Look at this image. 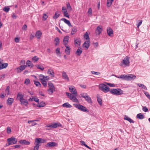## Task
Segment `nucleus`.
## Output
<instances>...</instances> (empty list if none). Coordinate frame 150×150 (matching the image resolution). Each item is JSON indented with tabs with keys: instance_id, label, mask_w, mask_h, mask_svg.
Instances as JSON below:
<instances>
[{
	"instance_id": "nucleus-42",
	"label": "nucleus",
	"mask_w": 150,
	"mask_h": 150,
	"mask_svg": "<svg viewBox=\"0 0 150 150\" xmlns=\"http://www.w3.org/2000/svg\"><path fill=\"white\" fill-rule=\"evenodd\" d=\"M48 16L47 14L44 13L42 16V20L44 21H46L48 18Z\"/></svg>"
},
{
	"instance_id": "nucleus-13",
	"label": "nucleus",
	"mask_w": 150,
	"mask_h": 150,
	"mask_svg": "<svg viewBox=\"0 0 150 150\" xmlns=\"http://www.w3.org/2000/svg\"><path fill=\"white\" fill-rule=\"evenodd\" d=\"M103 30L102 28H100L99 26L97 27L95 30V33L96 35H99L101 33Z\"/></svg>"
},
{
	"instance_id": "nucleus-25",
	"label": "nucleus",
	"mask_w": 150,
	"mask_h": 150,
	"mask_svg": "<svg viewBox=\"0 0 150 150\" xmlns=\"http://www.w3.org/2000/svg\"><path fill=\"white\" fill-rule=\"evenodd\" d=\"M8 66V64L7 63H5L3 64L2 63L0 65V70L2 69L6 68Z\"/></svg>"
},
{
	"instance_id": "nucleus-40",
	"label": "nucleus",
	"mask_w": 150,
	"mask_h": 150,
	"mask_svg": "<svg viewBox=\"0 0 150 150\" xmlns=\"http://www.w3.org/2000/svg\"><path fill=\"white\" fill-rule=\"evenodd\" d=\"M84 38L86 40H89V37L88 33L87 32L84 35Z\"/></svg>"
},
{
	"instance_id": "nucleus-8",
	"label": "nucleus",
	"mask_w": 150,
	"mask_h": 150,
	"mask_svg": "<svg viewBox=\"0 0 150 150\" xmlns=\"http://www.w3.org/2000/svg\"><path fill=\"white\" fill-rule=\"evenodd\" d=\"M69 90L71 93L74 95L75 96H77V92L75 87L74 86H71L69 87Z\"/></svg>"
},
{
	"instance_id": "nucleus-5",
	"label": "nucleus",
	"mask_w": 150,
	"mask_h": 150,
	"mask_svg": "<svg viewBox=\"0 0 150 150\" xmlns=\"http://www.w3.org/2000/svg\"><path fill=\"white\" fill-rule=\"evenodd\" d=\"M99 88L100 90L106 93L110 91V88L104 84H100Z\"/></svg>"
},
{
	"instance_id": "nucleus-35",
	"label": "nucleus",
	"mask_w": 150,
	"mask_h": 150,
	"mask_svg": "<svg viewBox=\"0 0 150 150\" xmlns=\"http://www.w3.org/2000/svg\"><path fill=\"white\" fill-rule=\"evenodd\" d=\"M137 85L139 87H141L144 89L145 90H147V88L143 84L140 83H138Z\"/></svg>"
},
{
	"instance_id": "nucleus-57",
	"label": "nucleus",
	"mask_w": 150,
	"mask_h": 150,
	"mask_svg": "<svg viewBox=\"0 0 150 150\" xmlns=\"http://www.w3.org/2000/svg\"><path fill=\"white\" fill-rule=\"evenodd\" d=\"M40 140H41V138H36L35 139V142H36V144H39L40 143Z\"/></svg>"
},
{
	"instance_id": "nucleus-49",
	"label": "nucleus",
	"mask_w": 150,
	"mask_h": 150,
	"mask_svg": "<svg viewBox=\"0 0 150 150\" xmlns=\"http://www.w3.org/2000/svg\"><path fill=\"white\" fill-rule=\"evenodd\" d=\"M39 146L40 145L39 144L36 143L35 146L34 147V150H38Z\"/></svg>"
},
{
	"instance_id": "nucleus-11",
	"label": "nucleus",
	"mask_w": 150,
	"mask_h": 150,
	"mask_svg": "<svg viewBox=\"0 0 150 150\" xmlns=\"http://www.w3.org/2000/svg\"><path fill=\"white\" fill-rule=\"evenodd\" d=\"M39 79L40 81H47L49 79V77L48 76H44L41 74L40 75Z\"/></svg>"
},
{
	"instance_id": "nucleus-64",
	"label": "nucleus",
	"mask_w": 150,
	"mask_h": 150,
	"mask_svg": "<svg viewBox=\"0 0 150 150\" xmlns=\"http://www.w3.org/2000/svg\"><path fill=\"white\" fill-rule=\"evenodd\" d=\"M12 17L14 19H16L17 18V16H16L15 14L14 13H12Z\"/></svg>"
},
{
	"instance_id": "nucleus-47",
	"label": "nucleus",
	"mask_w": 150,
	"mask_h": 150,
	"mask_svg": "<svg viewBox=\"0 0 150 150\" xmlns=\"http://www.w3.org/2000/svg\"><path fill=\"white\" fill-rule=\"evenodd\" d=\"M9 91H10V87L9 86H8L7 87L6 89V90H5V92L7 93V95H9L10 94Z\"/></svg>"
},
{
	"instance_id": "nucleus-7",
	"label": "nucleus",
	"mask_w": 150,
	"mask_h": 150,
	"mask_svg": "<svg viewBox=\"0 0 150 150\" xmlns=\"http://www.w3.org/2000/svg\"><path fill=\"white\" fill-rule=\"evenodd\" d=\"M136 77V76L134 74H129L125 75V80L131 81L134 79Z\"/></svg>"
},
{
	"instance_id": "nucleus-50",
	"label": "nucleus",
	"mask_w": 150,
	"mask_h": 150,
	"mask_svg": "<svg viewBox=\"0 0 150 150\" xmlns=\"http://www.w3.org/2000/svg\"><path fill=\"white\" fill-rule=\"evenodd\" d=\"M40 81L44 87H45L47 86V82L46 81Z\"/></svg>"
},
{
	"instance_id": "nucleus-60",
	"label": "nucleus",
	"mask_w": 150,
	"mask_h": 150,
	"mask_svg": "<svg viewBox=\"0 0 150 150\" xmlns=\"http://www.w3.org/2000/svg\"><path fill=\"white\" fill-rule=\"evenodd\" d=\"M91 73L93 74L96 75H98L100 74V73L99 72H96L94 71H91Z\"/></svg>"
},
{
	"instance_id": "nucleus-59",
	"label": "nucleus",
	"mask_w": 150,
	"mask_h": 150,
	"mask_svg": "<svg viewBox=\"0 0 150 150\" xmlns=\"http://www.w3.org/2000/svg\"><path fill=\"white\" fill-rule=\"evenodd\" d=\"M56 54H60V49L59 48H57L56 49Z\"/></svg>"
},
{
	"instance_id": "nucleus-9",
	"label": "nucleus",
	"mask_w": 150,
	"mask_h": 150,
	"mask_svg": "<svg viewBox=\"0 0 150 150\" xmlns=\"http://www.w3.org/2000/svg\"><path fill=\"white\" fill-rule=\"evenodd\" d=\"M27 67V65H22L20 66L19 67L16 69L17 72L18 73H20L23 71Z\"/></svg>"
},
{
	"instance_id": "nucleus-33",
	"label": "nucleus",
	"mask_w": 150,
	"mask_h": 150,
	"mask_svg": "<svg viewBox=\"0 0 150 150\" xmlns=\"http://www.w3.org/2000/svg\"><path fill=\"white\" fill-rule=\"evenodd\" d=\"M20 102L22 105L27 106L28 104V102L27 100H25L24 99V100H22Z\"/></svg>"
},
{
	"instance_id": "nucleus-1",
	"label": "nucleus",
	"mask_w": 150,
	"mask_h": 150,
	"mask_svg": "<svg viewBox=\"0 0 150 150\" xmlns=\"http://www.w3.org/2000/svg\"><path fill=\"white\" fill-rule=\"evenodd\" d=\"M129 59V57L126 56L121 62L120 66L122 67L123 68L129 66L130 63Z\"/></svg>"
},
{
	"instance_id": "nucleus-53",
	"label": "nucleus",
	"mask_w": 150,
	"mask_h": 150,
	"mask_svg": "<svg viewBox=\"0 0 150 150\" xmlns=\"http://www.w3.org/2000/svg\"><path fill=\"white\" fill-rule=\"evenodd\" d=\"M34 83L36 85V86H39L41 85L40 83L38 81H34Z\"/></svg>"
},
{
	"instance_id": "nucleus-37",
	"label": "nucleus",
	"mask_w": 150,
	"mask_h": 150,
	"mask_svg": "<svg viewBox=\"0 0 150 150\" xmlns=\"http://www.w3.org/2000/svg\"><path fill=\"white\" fill-rule=\"evenodd\" d=\"M113 1H112V0H107V4L108 7H110Z\"/></svg>"
},
{
	"instance_id": "nucleus-39",
	"label": "nucleus",
	"mask_w": 150,
	"mask_h": 150,
	"mask_svg": "<svg viewBox=\"0 0 150 150\" xmlns=\"http://www.w3.org/2000/svg\"><path fill=\"white\" fill-rule=\"evenodd\" d=\"M61 126V125L60 123H55L53 124V128H56L57 127H60Z\"/></svg>"
},
{
	"instance_id": "nucleus-27",
	"label": "nucleus",
	"mask_w": 150,
	"mask_h": 150,
	"mask_svg": "<svg viewBox=\"0 0 150 150\" xmlns=\"http://www.w3.org/2000/svg\"><path fill=\"white\" fill-rule=\"evenodd\" d=\"M85 100L88 103H92V101L91 98L88 96H86L85 98H84Z\"/></svg>"
},
{
	"instance_id": "nucleus-51",
	"label": "nucleus",
	"mask_w": 150,
	"mask_h": 150,
	"mask_svg": "<svg viewBox=\"0 0 150 150\" xmlns=\"http://www.w3.org/2000/svg\"><path fill=\"white\" fill-rule=\"evenodd\" d=\"M67 6L68 9L69 10V11L72 10V8L69 3H67Z\"/></svg>"
},
{
	"instance_id": "nucleus-45",
	"label": "nucleus",
	"mask_w": 150,
	"mask_h": 150,
	"mask_svg": "<svg viewBox=\"0 0 150 150\" xmlns=\"http://www.w3.org/2000/svg\"><path fill=\"white\" fill-rule=\"evenodd\" d=\"M30 81L29 79H26L24 82V83L27 85H28L30 83Z\"/></svg>"
},
{
	"instance_id": "nucleus-24",
	"label": "nucleus",
	"mask_w": 150,
	"mask_h": 150,
	"mask_svg": "<svg viewBox=\"0 0 150 150\" xmlns=\"http://www.w3.org/2000/svg\"><path fill=\"white\" fill-rule=\"evenodd\" d=\"M13 99L9 98L7 101V104L8 105H11L13 102Z\"/></svg>"
},
{
	"instance_id": "nucleus-21",
	"label": "nucleus",
	"mask_w": 150,
	"mask_h": 150,
	"mask_svg": "<svg viewBox=\"0 0 150 150\" xmlns=\"http://www.w3.org/2000/svg\"><path fill=\"white\" fill-rule=\"evenodd\" d=\"M42 35V33L41 32L40 30H38L36 32L35 35L38 39H40Z\"/></svg>"
},
{
	"instance_id": "nucleus-12",
	"label": "nucleus",
	"mask_w": 150,
	"mask_h": 150,
	"mask_svg": "<svg viewBox=\"0 0 150 150\" xmlns=\"http://www.w3.org/2000/svg\"><path fill=\"white\" fill-rule=\"evenodd\" d=\"M57 144L55 142H49L46 145V147H51L57 146Z\"/></svg>"
},
{
	"instance_id": "nucleus-14",
	"label": "nucleus",
	"mask_w": 150,
	"mask_h": 150,
	"mask_svg": "<svg viewBox=\"0 0 150 150\" xmlns=\"http://www.w3.org/2000/svg\"><path fill=\"white\" fill-rule=\"evenodd\" d=\"M90 40H88L86 41L83 44V47L86 48L87 50L90 46Z\"/></svg>"
},
{
	"instance_id": "nucleus-55",
	"label": "nucleus",
	"mask_w": 150,
	"mask_h": 150,
	"mask_svg": "<svg viewBox=\"0 0 150 150\" xmlns=\"http://www.w3.org/2000/svg\"><path fill=\"white\" fill-rule=\"evenodd\" d=\"M81 96L83 98H85L86 96H87V94L86 93H83L80 94Z\"/></svg>"
},
{
	"instance_id": "nucleus-62",
	"label": "nucleus",
	"mask_w": 150,
	"mask_h": 150,
	"mask_svg": "<svg viewBox=\"0 0 150 150\" xmlns=\"http://www.w3.org/2000/svg\"><path fill=\"white\" fill-rule=\"evenodd\" d=\"M142 110L144 111L145 112H147L148 110V108H147L146 106L143 107Z\"/></svg>"
},
{
	"instance_id": "nucleus-48",
	"label": "nucleus",
	"mask_w": 150,
	"mask_h": 150,
	"mask_svg": "<svg viewBox=\"0 0 150 150\" xmlns=\"http://www.w3.org/2000/svg\"><path fill=\"white\" fill-rule=\"evenodd\" d=\"M33 61L35 62H37L39 59L38 57L37 56H35L32 58Z\"/></svg>"
},
{
	"instance_id": "nucleus-52",
	"label": "nucleus",
	"mask_w": 150,
	"mask_h": 150,
	"mask_svg": "<svg viewBox=\"0 0 150 150\" xmlns=\"http://www.w3.org/2000/svg\"><path fill=\"white\" fill-rule=\"evenodd\" d=\"M69 39V37L68 36H66L64 38L63 40V42H68Z\"/></svg>"
},
{
	"instance_id": "nucleus-54",
	"label": "nucleus",
	"mask_w": 150,
	"mask_h": 150,
	"mask_svg": "<svg viewBox=\"0 0 150 150\" xmlns=\"http://www.w3.org/2000/svg\"><path fill=\"white\" fill-rule=\"evenodd\" d=\"M66 95L69 97V99H70L71 97V98L73 96V95L72 94L66 92Z\"/></svg>"
},
{
	"instance_id": "nucleus-56",
	"label": "nucleus",
	"mask_w": 150,
	"mask_h": 150,
	"mask_svg": "<svg viewBox=\"0 0 150 150\" xmlns=\"http://www.w3.org/2000/svg\"><path fill=\"white\" fill-rule=\"evenodd\" d=\"M11 129L9 127H8L7 128V132L9 134L11 133Z\"/></svg>"
},
{
	"instance_id": "nucleus-41",
	"label": "nucleus",
	"mask_w": 150,
	"mask_h": 150,
	"mask_svg": "<svg viewBox=\"0 0 150 150\" xmlns=\"http://www.w3.org/2000/svg\"><path fill=\"white\" fill-rule=\"evenodd\" d=\"M54 41L56 42L55 43L56 46L58 45L59 43V39L58 37H56Z\"/></svg>"
},
{
	"instance_id": "nucleus-10",
	"label": "nucleus",
	"mask_w": 150,
	"mask_h": 150,
	"mask_svg": "<svg viewBox=\"0 0 150 150\" xmlns=\"http://www.w3.org/2000/svg\"><path fill=\"white\" fill-rule=\"evenodd\" d=\"M107 31L108 35L110 37H112L113 35L112 30L110 27H108L107 28Z\"/></svg>"
},
{
	"instance_id": "nucleus-26",
	"label": "nucleus",
	"mask_w": 150,
	"mask_h": 150,
	"mask_svg": "<svg viewBox=\"0 0 150 150\" xmlns=\"http://www.w3.org/2000/svg\"><path fill=\"white\" fill-rule=\"evenodd\" d=\"M26 64L27 66L28 67H29L30 68L33 67V64L30 60H28L26 62Z\"/></svg>"
},
{
	"instance_id": "nucleus-34",
	"label": "nucleus",
	"mask_w": 150,
	"mask_h": 150,
	"mask_svg": "<svg viewBox=\"0 0 150 150\" xmlns=\"http://www.w3.org/2000/svg\"><path fill=\"white\" fill-rule=\"evenodd\" d=\"M35 66L38 69H40L42 71L44 69V67L42 65L37 64L35 65Z\"/></svg>"
},
{
	"instance_id": "nucleus-30",
	"label": "nucleus",
	"mask_w": 150,
	"mask_h": 150,
	"mask_svg": "<svg viewBox=\"0 0 150 150\" xmlns=\"http://www.w3.org/2000/svg\"><path fill=\"white\" fill-rule=\"evenodd\" d=\"M62 106L66 108H70L72 107L71 105L68 103H66L63 104Z\"/></svg>"
},
{
	"instance_id": "nucleus-18",
	"label": "nucleus",
	"mask_w": 150,
	"mask_h": 150,
	"mask_svg": "<svg viewBox=\"0 0 150 150\" xmlns=\"http://www.w3.org/2000/svg\"><path fill=\"white\" fill-rule=\"evenodd\" d=\"M82 50L80 47H79L75 52V54L78 56H79L81 54Z\"/></svg>"
},
{
	"instance_id": "nucleus-44",
	"label": "nucleus",
	"mask_w": 150,
	"mask_h": 150,
	"mask_svg": "<svg viewBox=\"0 0 150 150\" xmlns=\"http://www.w3.org/2000/svg\"><path fill=\"white\" fill-rule=\"evenodd\" d=\"M60 15V14L59 13H57V12H56L53 16V18L54 19H56Z\"/></svg>"
},
{
	"instance_id": "nucleus-22",
	"label": "nucleus",
	"mask_w": 150,
	"mask_h": 150,
	"mask_svg": "<svg viewBox=\"0 0 150 150\" xmlns=\"http://www.w3.org/2000/svg\"><path fill=\"white\" fill-rule=\"evenodd\" d=\"M45 105V103L42 101L40 103H39V102L37 105V106L39 108H41L44 107Z\"/></svg>"
},
{
	"instance_id": "nucleus-28",
	"label": "nucleus",
	"mask_w": 150,
	"mask_h": 150,
	"mask_svg": "<svg viewBox=\"0 0 150 150\" xmlns=\"http://www.w3.org/2000/svg\"><path fill=\"white\" fill-rule=\"evenodd\" d=\"M75 43L78 45H80L81 43V40L79 38H77L74 40Z\"/></svg>"
},
{
	"instance_id": "nucleus-17",
	"label": "nucleus",
	"mask_w": 150,
	"mask_h": 150,
	"mask_svg": "<svg viewBox=\"0 0 150 150\" xmlns=\"http://www.w3.org/2000/svg\"><path fill=\"white\" fill-rule=\"evenodd\" d=\"M19 143L22 144L29 145L30 143L29 142L25 140H21L19 141Z\"/></svg>"
},
{
	"instance_id": "nucleus-36",
	"label": "nucleus",
	"mask_w": 150,
	"mask_h": 150,
	"mask_svg": "<svg viewBox=\"0 0 150 150\" xmlns=\"http://www.w3.org/2000/svg\"><path fill=\"white\" fill-rule=\"evenodd\" d=\"M115 76L117 78H121L125 80V75H121L118 76L115 75Z\"/></svg>"
},
{
	"instance_id": "nucleus-3",
	"label": "nucleus",
	"mask_w": 150,
	"mask_h": 150,
	"mask_svg": "<svg viewBox=\"0 0 150 150\" xmlns=\"http://www.w3.org/2000/svg\"><path fill=\"white\" fill-rule=\"evenodd\" d=\"M7 141L8 142V145L6 144V146L16 144L17 142V140L13 137H12L8 139Z\"/></svg>"
},
{
	"instance_id": "nucleus-23",
	"label": "nucleus",
	"mask_w": 150,
	"mask_h": 150,
	"mask_svg": "<svg viewBox=\"0 0 150 150\" xmlns=\"http://www.w3.org/2000/svg\"><path fill=\"white\" fill-rule=\"evenodd\" d=\"M124 119L125 120H127L130 123H134V121L131 118L125 115L124 117Z\"/></svg>"
},
{
	"instance_id": "nucleus-61",
	"label": "nucleus",
	"mask_w": 150,
	"mask_h": 150,
	"mask_svg": "<svg viewBox=\"0 0 150 150\" xmlns=\"http://www.w3.org/2000/svg\"><path fill=\"white\" fill-rule=\"evenodd\" d=\"M5 75L3 74L0 76V80L2 81L4 79Z\"/></svg>"
},
{
	"instance_id": "nucleus-46",
	"label": "nucleus",
	"mask_w": 150,
	"mask_h": 150,
	"mask_svg": "<svg viewBox=\"0 0 150 150\" xmlns=\"http://www.w3.org/2000/svg\"><path fill=\"white\" fill-rule=\"evenodd\" d=\"M63 13H64V16L69 18V15H68V13L67 11H64Z\"/></svg>"
},
{
	"instance_id": "nucleus-15",
	"label": "nucleus",
	"mask_w": 150,
	"mask_h": 150,
	"mask_svg": "<svg viewBox=\"0 0 150 150\" xmlns=\"http://www.w3.org/2000/svg\"><path fill=\"white\" fill-rule=\"evenodd\" d=\"M62 77L64 79L68 81H69V79L65 72L63 71L62 72Z\"/></svg>"
},
{
	"instance_id": "nucleus-63",
	"label": "nucleus",
	"mask_w": 150,
	"mask_h": 150,
	"mask_svg": "<svg viewBox=\"0 0 150 150\" xmlns=\"http://www.w3.org/2000/svg\"><path fill=\"white\" fill-rule=\"evenodd\" d=\"M33 100L35 101L38 102V103L39 102V99L36 97H34Z\"/></svg>"
},
{
	"instance_id": "nucleus-58",
	"label": "nucleus",
	"mask_w": 150,
	"mask_h": 150,
	"mask_svg": "<svg viewBox=\"0 0 150 150\" xmlns=\"http://www.w3.org/2000/svg\"><path fill=\"white\" fill-rule=\"evenodd\" d=\"M144 93L146 95V96L148 98L150 99V95L149 94V93L146 92H144Z\"/></svg>"
},
{
	"instance_id": "nucleus-38",
	"label": "nucleus",
	"mask_w": 150,
	"mask_h": 150,
	"mask_svg": "<svg viewBox=\"0 0 150 150\" xmlns=\"http://www.w3.org/2000/svg\"><path fill=\"white\" fill-rule=\"evenodd\" d=\"M17 97H19L20 98V101H21L22 100H24V99H23V95L22 94H20V93H19L17 95Z\"/></svg>"
},
{
	"instance_id": "nucleus-2",
	"label": "nucleus",
	"mask_w": 150,
	"mask_h": 150,
	"mask_svg": "<svg viewBox=\"0 0 150 150\" xmlns=\"http://www.w3.org/2000/svg\"><path fill=\"white\" fill-rule=\"evenodd\" d=\"M74 105L75 107L82 111L87 112H89V110L87 109L81 105L78 104H74Z\"/></svg>"
},
{
	"instance_id": "nucleus-20",
	"label": "nucleus",
	"mask_w": 150,
	"mask_h": 150,
	"mask_svg": "<svg viewBox=\"0 0 150 150\" xmlns=\"http://www.w3.org/2000/svg\"><path fill=\"white\" fill-rule=\"evenodd\" d=\"M66 47V49L65 50V52L66 54L68 55H69L70 54V52L71 50V48L69 46H67Z\"/></svg>"
},
{
	"instance_id": "nucleus-6",
	"label": "nucleus",
	"mask_w": 150,
	"mask_h": 150,
	"mask_svg": "<svg viewBox=\"0 0 150 150\" xmlns=\"http://www.w3.org/2000/svg\"><path fill=\"white\" fill-rule=\"evenodd\" d=\"M48 85L49 87V88L47 90L48 93L50 95L52 94L54 91H55V87L53 84L51 82L48 83Z\"/></svg>"
},
{
	"instance_id": "nucleus-43",
	"label": "nucleus",
	"mask_w": 150,
	"mask_h": 150,
	"mask_svg": "<svg viewBox=\"0 0 150 150\" xmlns=\"http://www.w3.org/2000/svg\"><path fill=\"white\" fill-rule=\"evenodd\" d=\"M10 8L8 6L7 7H5L3 8V10L6 12H8L10 10Z\"/></svg>"
},
{
	"instance_id": "nucleus-4",
	"label": "nucleus",
	"mask_w": 150,
	"mask_h": 150,
	"mask_svg": "<svg viewBox=\"0 0 150 150\" xmlns=\"http://www.w3.org/2000/svg\"><path fill=\"white\" fill-rule=\"evenodd\" d=\"M110 93L115 95H120L123 93V91L119 88L113 89L110 91Z\"/></svg>"
},
{
	"instance_id": "nucleus-19",
	"label": "nucleus",
	"mask_w": 150,
	"mask_h": 150,
	"mask_svg": "<svg viewBox=\"0 0 150 150\" xmlns=\"http://www.w3.org/2000/svg\"><path fill=\"white\" fill-rule=\"evenodd\" d=\"M61 20L62 21H64V22L67 24L69 26H72L70 21L68 20H67L65 18H62L61 19Z\"/></svg>"
},
{
	"instance_id": "nucleus-31",
	"label": "nucleus",
	"mask_w": 150,
	"mask_h": 150,
	"mask_svg": "<svg viewBox=\"0 0 150 150\" xmlns=\"http://www.w3.org/2000/svg\"><path fill=\"white\" fill-rule=\"evenodd\" d=\"M70 100H72L73 102L76 103H79V100L78 99L74 96H73L72 97L70 98Z\"/></svg>"
},
{
	"instance_id": "nucleus-32",
	"label": "nucleus",
	"mask_w": 150,
	"mask_h": 150,
	"mask_svg": "<svg viewBox=\"0 0 150 150\" xmlns=\"http://www.w3.org/2000/svg\"><path fill=\"white\" fill-rule=\"evenodd\" d=\"M137 117L140 119H143L144 118V116L143 115L142 113H140L137 114Z\"/></svg>"
},
{
	"instance_id": "nucleus-16",
	"label": "nucleus",
	"mask_w": 150,
	"mask_h": 150,
	"mask_svg": "<svg viewBox=\"0 0 150 150\" xmlns=\"http://www.w3.org/2000/svg\"><path fill=\"white\" fill-rule=\"evenodd\" d=\"M47 74L50 75L51 77H53L54 76V71L51 69H48Z\"/></svg>"
},
{
	"instance_id": "nucleus-29",
	"label": "nucleus",
	"mask_w": 150,
	"mask_h": 150,
	"mask_svg": "<svg viewBox=\"0 0 150 150\" xmlns=\"http://www.w3.org/2000/svg\"><path fill=\"white\" fill-rule=\"evenodd\" d=\"M97 101L99 104L100 106H102V101L101 98L99 97L98 95L97 96Z\"/></svg>"
}]
</instances>
